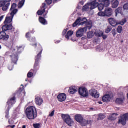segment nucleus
Segmentation results:
<instances>
[{"instance_id": "nucleus-1", "label": "nucleus", "mask_w": 128, "mask_h": 128, "mask_svg": "<svg viewBox=\"0 0 128 128\" xmlns=\"http://www.w3.org/2000/svg\"><path fill=\"white\" fill-rule=\"evenodd\" d=\"M97 6H98L99 10H102L104 5V3L98 4V3L96 2V0H92L90 2L88 3L82 7V10L83 12H86L90 10H94Z\"/></svg>"}, {"instance_id": "nucleus-2", "label": "nucleus", "mask_w": 128, "mask_h": 128, "mask_svg": "<svg viewBox=\"0 0 128 128\" xmlns=\"http://www.w3.org/2000/svg\"><path fill=\"white\" fill-rule=\"evenodd\" d=\"M26 116L28 120H34L38 116L36 109L34 106L28 107L26 110Z\"/></svg>"}, {"instance_id": "nucleus-3", "label": "nucleus", "mask_w": 128, "mask_h": 128, "mask_svg": "<svg viewBox=\"0 0 128 128\" xmlns=\"http://www.w3.org/2000/svg\"><path fill=\"white\" fill-rule=\"evenodd\" d=\"M16 46H12L10 48L9 54L8 52H6V54H9L14 64H16V62H18V53L16 52Z\"/></svg>"}, {"instance_id": "nucleus-4", "label": "nucleus", "mask_w": 128, "mask_h": 128, "mask_svg": "<svg viewBox=\"0 0 128 128\" xmlns=\"http://www.w3.org/2000/svg\"><path fill=\"white\" fill-rule=\"evenodd\" d=\"M16 103V97L14 96L9 99L7 102V104L6 106V108H7L6 112V118H8V110L12 106V104Z\"/></svg>"}, {"instance_id": "nucleus-5", "label": "nucleus", "mask_w": 128, "mask_h": 128, "mask_svg": "<svg viewBox=\"0 0 128 128\" xmlns=\"http://www.w3.org/2000/svg\"><path fill=\"white\" fill-rule=\"evenodd\" d=\"M45 2H46L47 4L46 3H44L40 8V10H38L37 12V14L38 16H42V14H44V12H46V9L48 8V6H50V4H51L52 2V0H46Z\"/></svg>"}, {"instance_id": "nucleus-6", "label": "nucleus", "mask_w": 128, "mask_h": 128, "mask_svg": "<svg viewBox=\"0 0 128 128\" xmlns=\"http://www.w3.org/2000/svg\"><path fill=\"white\" fill-rule=\"evenodd\" d=\"M62 118L69 126H72L74 124V120L70 118V116L68 114H62Z\"/></svg>"}, {"instance_id": "nucleus-7", "label": "nucleus", "mask_w": 128, "mask_h": 128, "mask_svg": "<svg viewBox=\"0 0 128 128\" xmlns=\"http://www.w3.org/2000/svg\"><path fill=\"white\" fill-rule=\"evenodd\" d=\"M10 0L8 1V0H0V8H2V10L6 12L8 10V6H10Z\"/></svg>"}, {"instance_id": "nucleus-8", "label": "nucleus", "mask_w": 128, "mask_h": 128, "mask_svg": "<svg viewBox=\"0 0 128 128\" xmlns=\"http://www.w3.org/2000/svg\"><path fill=\"white\" fill-rule=\"evenodd\" d=\"M86 18H78L76 22L73 24L72 26L73 28H75V26H76L78 24H80V26H82L83 24H86L87 22Z\"/></svg>"}, {"instance_id": "nucleus-9", "label": "nucleus", "mask_w": 128, "mask_h": 128, "mask_svg": "<svg viewBox=\"0 0 128 128\" xmlns=\"http://www.w3.org/2000/svg\"><path fill=\"white\" fill-rule=\"evenodd\" d=\"M128 120V114H125L121 116L118 118V124H122V126H124L126 124V120Z\"/></svg>"}, {"instance_id": "nucleus-10", "label": "nucleus", "mask_w": 128, "mask_h": 128, "mask_svg": "<svg viewBox=\"0 0 128 128\" xmlns=\"http://www.w3.org/2000/svg\"><path fill=\"white\" fill-rule=\"evenodd\" d=\"M78 94L81 96L86 98L88 96V91L86 88L84 87H81L78 88Z\"/></svg>"}, {"instance_id": "nucleus-11", "label": "nucleus", "mask_w": 128, "mask_h": 128, "mask_svg": "<svg viewBox=\"0 0 128 128\" xmlns=\"http://www.w3.org/2000/svg\"><path fill=\"white\" fill-rule=\"evenodd\" d=\"M14 14H12V13L8 14L6 17L5 20L4 21V24H10V22H12V18H14Z\"/></svg>"}, {"instance_id": "nucleus-12", "label": "nucleus", "mask_w": 128, "mask_h": 128, "mask_svg": "<svg viewBox=\"0 0 128 128\" xmlns=\"http://www.w3.org/2000/svg\"><path fill=\"white\" fill-rule=\"evenodd\" d=\"M30 32H28L26 34V38H28V40H29L30 42H31L30 44L34 46V48H36V46L37 44L36 42V38L35 37H32L30 38Z\"/></svg>"}, {"instance_id": "nucleus-13", "label": "nucleus", "mask_w": 128, "mask_h": 128, "mask_svg": "<svg viewBox=\"0 0 128 128\" xmlns=\"http://www.w3.org/2000/svg\"><path fill=\"white\" fill-rule=\"evenodd\" d=\"M42 46H40V52L36 56L35 58V64L34 65V68H36V66H38V62L40 60V56L42 54Z\"/></svg>"}, {"instance_id": "nucleus-14", "label": "nucleus", "mask_w": 128, "mask_h": 128, "mask_svg": "<svg viewBox=\"0 0 128 128\" xmlns=\"http://www.w3.org/2000/svg\"><path fill=\"white\" fill-rule=\"evenodd\" d=\"M86 32V27L80 28L76 32V36L77 38H82L84 36V34Z\"/></svg>"}, {"instance_id": "nucleus-15", "label": "nucleus", "mask_w": 128, "mask_h": 128, "mask_svg": "<svg viewBox=\"0 0 128 128\" xmlns=\"http://www.w3.org/2000/svg\"><path fill=\"white\" fill-rule=\"evenodd\" d=\"M112 94L111 92L106 94L102 96V100L104 102H108L112 100Z\"/></svg>"}, {"instance_id": "nucleus-16", "label": "nucleus", "mask_w": 128, "mask_h": 128, "mask_svg": "<svg viewBox=\"0 0 128 128\" xmlns=\"http://www.w3.org/2000/svg\"><path fill=\"white\" fill-rule=\"evenodd\" d=\"M62 36H65L67 40H70V38L74 34V32L72 30H68L66 33V30H64L62 33Z\"/></svg>"}, {"instance_id": "nucleus-17", "label": "nucleus", "mask_w": 128, "mask_h": 128, "mask_svg": "<svg viewBox=\"0 0 128 128\" xmlns=\"http://www.w3.org/2000/svg\"><path fill=\"white\" fill-rule=\"evenodd\" d=\"M90 94L93 96V98H98L100 96V94L98 92V90L95 89H92L90 90Z\"/></svg>"}, {"instance_id": "nucleus-18", "label": "nucleus", "mask_w": 128, "mask_h": 128, "mask_svg": "<svg viewBox=\"0 0 128 128\" xmlns=\"http://www.w3.org/2000/svg\"><path fill=\"white\" fill-rule=\"evenodd\" d=\"M10 36L6 34L4 32L1 31L0 32V40H8Z\"/></svg>"}, {"instance_id": "nucleus-19", "label": "nucleus", "mask_w": 128, "mask_h": 128, "mask_svg": "<svg viewBox=\"0 0 128 128\" xmlns=\"http://www.w3.org/2000/svg\"><path fill=\"white\" fill-rule=\"evenodd\" d=\"M57 98L58 102H62L66 100V95L64 93H61L58 96Z\"/></svg>"}, {"instance_id": "nucleus-20", "label": "nucleus", "mask_w": 128, "mask_h": 128, "mask_svg": "<svg viewBox=\"0 0 128 128\" xmlns=\"http://www.w3.org/2000/svg\"><path fill=\"white\" fill-rule=\"evenodd\" d=\"M16 8V4L13 3L10 8L11 14H16L18 12V9Z\"/></svg>"}, {"instance_id": "nucleus-21", "label": "nucleus", "mask_w": 128, "mask_h": 128, "mask_svg": "<svg viewBox=\"0 0 128 128\" xmlns=\"http://www.w3.org/2000/svg\"><path fill=\"white\" fill-rule=\"evenodd\" d=\"M12 28V24H5L2 26V32H6V30H10Z\"/></svg>"}, {"instance_id": "nucleus-22", "label": "nucleus", "mask_w": 128, "mask_h": 128, "mask_svg": "<svg viewBox=\"0 0 128 128\" xmlns=\"http://www.w3.org/2000/svg\"><path fill=\"white\" fill-rule=\"evenodd\" d=\"M104 12L106 16H110L112 14V8H106Z\"/></svg>"}, {"instance_id": "nucleus-23", "label": "nucleus", "mask_w": 128, "mask_h": 128, "mask_svg": "<svg viewBox=\"0 0 128 128\" xmlns=\"http://www.w3.org/2000/svg\"><path fill=\"white\" fill-rule=\"evenodd\" d=\"M124 96L122 95L121 97L118 98L116 100V104H120L124 102Z\"/></svg>"}, {"instance_id": "nucleus-24", "label": "nucleus", "mask_w": 128, "mask_h": 128, "mask_svg": "<svg viewBox=\"0 0 128 128\" xmlns=\"http://www.w3.org/2000/svg\"><path fill=\"white\" fill-rule=\"evenodd\" d=\"M35 102L37 106H42L44 101L42 100V98H40V97L37 96L36 98Z\"/></svg>"}, {"instance_id": "nucleus-25", "label": "nucleus", "mask_w": 128, "mask_h": 128, "mask_svg": "<svg viewBox=\"0 0 128 128\" xmlns=\"http://www.w3.org/2000/svg\"><path fill=\"white\" fill-rule=\"evenodd\" d=\"M108 22L112 26H118V22H116V20L114 18H110L108 19Z\"/></svg>"}, {"instance_id": "nucleus-26", "label": "nucleus", "mask_w": 128, "mask_h": 128, "mask_svg": "<svg viewBox=\"0 0 128 128\" xmlns=\"http://www.w3.org/2000/svg\"><path fill=\"white\" fill-rule=\"evenodd\" d=\"M74 118L78 122H80L84 118V117H82V116L80 114H77L75 116Z\"/></svg>"}, {"instance_id": "nucleus-27", "label": "nucleus", "mask_w": 128, "mask_h": 128, "mask_svg": "<svg viewBox=\"0 0 128 128\" xmlns=\"http://www.w3.org/2000/svg\"><path fill=\"white\" fill-rule=\"evenodd\" d=\"M76 92H78V90H76V88L74 86H71L69 88L68 92L71 94H76Z\"/></svg>"}, {"instance_id": "nucleus-28", "label": "nucleus", "mask_w": 128, "mask_h": 128, "mask_svg": "<svg viewBox=\"0 0 128 128\" xmlns=\"http://www.w3.org/2000/svg\"><path fill=\"white\" fill-rule=\"evenodd\" d=\"M100 2H102L106 8L110 6V0H98Z\"/></svg>"}, {"instance_id": "nucleus-29", "label": "nucleus", "mask_w": 128, "mask_h": 128, "mask_svg": "<svg viewBox=\"0 0 128 128\" xmlns=\"http://www.w3.org/2000/svg\"><path fill=\"white\" fill-rule=\"evenodd\" d=\"M112 6L113 8H118V0H112Z\"/></svg>"}, {"instance_id": "nucleus-30", "label": "nucleus", "mask_w": 128, "mask_h": 128, "mask_svg": "<svg viewBox=\"0 0 128 128\" xmlns=\"http://www.w3.org/2000/svg\"><path fill=\"white\" fill-rule=\"evenodd\" d=\"M117 116H118V114L114 113L112 114H110L108 116V118L110 120H116Z\"/></svg>"}, {"instance_id": "nucleus-31", "label": "nucleus", "mask_w": 128, "mask_h": 128, "mask_svg": "<svg viewBox=\"0 0 128 128\" xmlns=\"http://www.w3.org/2000/svg\"><path fill=\"white\" fill-rule=\"evenodd\" d=\"M39 22L42 24H44V26L46 24H48V22L44 18L42 17L39 18Z\"/></svg>"}, {"instance_id": "nucleus-32", "label": "nucleus", "mask_w": 128, "mask_h": 128, "mask_svg": "<svg viewBox=\"0 0 128 128\" xmlns=\"http://www.w3.org/2000/svg\"><path fill=\"white\" fill-rule=\"evenodd\" d=\"M80 124L82 126H86L88 124V120H86V119H84L83 118Z\"/></svg>"}, {"instance_id": "nucleus-33", "label": "nucleus", "mask_w": 128, "mask_h": 128, "mask_svg": "<svg viewBox=\"0 0 128 128\" xmlns=\"http://www.w3.org/2000/svg\"><path fill=\"white\" fill-rule=\"evenodd\" d=\"M122 7H119L117 9L115 10V12H116V16H118V14H122Z\"/></svg>"}, {"instance_id": "nucleus-34", "label": "nucleus", "mask_w": 128, "mask_h": 128, "mask_svg": "<svg viewBox=\"0 0 128 128\" xmlns=\"http://www.w3.org/2000/svg\"><path fill=\"white\" fill-rule=\"evenodd\" d=\"M94 36V32L92 31L87 32V38H92Z\"/></svg>"}, {"instance_id": "nucleus-35", "label": "nucleus", "mask_w": 128, "mask_h": 128, "mask_svg": "<svg viewBox=\"0 0 128 128\" xmlns=\"http://www.w3.org/2000/svg\"><path fill=\"white\" fill-rule=\"evenodd\" d=\"M94 34L96 35L97 36H102V35L104 34V32L98 30H96Z\"/></svg>"}, {"instance_id": "nucleus-36", "label": "nucleus", "mask_w": 128, "mask_h": 128, "mask_svg": "<svg viewBox=\"0 0 128 128\" xmlns=\"http://www.w3.org/2000/svg\"><path fill=\"white\" fill-rule=\"evenodd\" d=\"M86 26L88 30H90L92 28V21L86 22Z\"/></svg>"}, {"instance_id": "nucleus-37", "label": "nucleus", "mask_w": 128, "mask_h": 128, "mask_svg": "<svg viewBox=\"0 0 128 128\" xmlns=\"http://www.w3.org/2000/svg\"><path fill=\"white\" fill-rule=\"evenodd\" d=\"M34 76V70H31L27 74L28 78H32Z\"/></svg>"}, {"instance_id": "nucleus-38", "label": "nucleus", "mask_w": 128, "mask_h": 128, "mask_svg": "<svg viewBox=\"0 0 128 128\" xmlns=\"http://www.w3.org/2000/svg\"><path fill=\"white\" fill-rule=\"evenodd\" d=\"M24 4V0H22L20 1L18 4V8H22V6Z\"/></svg>"}, {"instance_id": "nucleus-39", "label": "nucleus", "mask_w": 128, "mask_h": 128, "mask_svg": "<svg viewBox=\"0 0 128 128\" xmlns=\"http://www.w3.org/2000/svg\"><path fill=\"white\" fill-rule=\"evenodd\" d=\"M18 52H20L24 50V47L22 46H16Z\"/></svg>"}, {"instance_id": "nucleus-40", "label": "nucleus", "mask_w": 128, "mask_h": 128, "mask_svg": "<svg viewBox=\"0 0 128 128\" xmlns=\"http://www.w3.org/2000/svg\"><path fill=\"white\" fill-rule=\"evenodd\" d=\"M117 32L118 34H122V27L120 26H118Z\"/></svg>"}, {"instance_id": "nucleus-41", "label": "nucleus", "mask_w": 128, "mask_h": 128, "mask_svg": "<svg viewBox=\"0 0 128 128\" xmlns=\"http://www.w3.org/2000/svg\"><path fill=\"white\" fill-rule=\"evenodd\" d=\"M98 16H106V12L104 11V12H98Z\"/></svg>"}, {"instance_id": "nucleus-42", "label": "nucleus", "mask_w": 128, "mask_h": 128, "mask_svg": "<svg viewBox=\"0 0 128 128\" xmlns=\"http://www.w3.org/2000/svg\"><path fill=\"white\" fill-rule=\"evenodd\" d=\"M104 118L105 116L104 114H98V120H104Z\"/></svg>"}, {"instance_id": "nucleus-43", "label": "nucleus", "mask_w": 128, "mask_h": 128, "mask_svg": "<svg viewBox=\"0 0 128 128\" xmlns=\"http://www.w3.org/2000/svg\"><path fill=\"white\" fill-rule=\"evenodd\" d=\"M126 22V18H124L119 22V24H121V26H124V24Z\"/></svg>"}, {"instance_id": "nucleus-44", "label": "nucleus", "mask_w": 128, "mask_h": 128, "mask_svg": "<svg viewBox=\"0 0 128 128\" xmlns=\"http://www.w3.org/2000/svg\"><path fill=\"white\" fill-rule=\"evenodd\" d=\"M54 112H55L54 110L50 112L48 114V116H50L51 118L52 116H54Z\"/></svg>"}, {"instance_id": "nucleus-45", "label": "nucleus", "mask_w": 128, "mask_h": 128, "mask_svg": "<svg viewBox=\"0 0 128 128\" xmlns=\"http://www.w3.org/2000/svg\"><path fill=\"white\" fill-rule=\"evenodd\" d=\"M110 30H112V28L108 26L105 32L106 34H108Z\"/></svg>"}, {"instance_id": "nucleus-46", "label": "nucleus", "mask_w": 128, "mask_h": 128, "mask_svg": "<svg viewBox=\"0 0 128 128\" xmlns=\"http://www.w3.org/2000/svg\"><path fill=\"white\" fill-rule=\"evenodd\" d=\"M33 126L34 128H40V124H33Z\"/></svg>"}, {"instance_id": "nucleus-47", "label": "nucleus", "mask_w": 128, "mask_h": 128, "mask_svg": "<svg viewBox=\"0 0 128 128\" xmlns=\"http://www.w3.org/2000/svg\"><path fill=\"white\" fill-rule=\"evenodd\" d=\"M124 10H128V3L126 4L123 6Z\"/></svg>"}, {"instance_id": "nucleus-48", "label": "nucleus", "mask_w": 128, "mask_h": 128, "mask_svg": "<svg viewBox=\"0 0 128 128\" xmlns=\"http://www.w3.org/2000/svg\"><path fill=\"white\" fill-rule=\"evenodd\" d=\"M112 34H113V36H114L116 34V29H113L112 30Z\"/></svg>"}, {"instance_id": "nucleus-49", "label": "nucleus", "mask_w": 128, "mask_h": 128, "mask_svg": "<svg viewBox=\"0 0 128 128\" xmlns=\"http://www.w3.org/2000/svg\"><path fill=\"white\" fill-rule=\"evenodd\" d=\"M102 38H104V40H106V38H108V35H102Z\"/></svg>"}, {"instance_id": "nucleus-50", "label": "nucleus", "mask_w": 128, "mask_h": 128, "mask_svg": "<svg viewBox=\"0 0 128 128\" xmlns=\"http://www.w3.org/2000/svg\"><path fill=\"white\" fill-rule=\"evenodd\" d=\"M8 70H12V66H9L8 67Z\"/></svg>"}, {"instance_id": "nucleus-51", "label": "nucleus", "mask_w": 128, "mask_h": 128, "mask_svg": "<svg viewBox=\"0 0 128 128\" xmlns=\"http://www.w3.org/2000/svg\"><path fill=\"white\" fill-rule=\"evenodd\" d=\"M2 20H4V16H0V22H2Z\"/></svg>"}, {"instance_id": "nucleus-52", "label": "nucleus", "mask_w": 128, "mask_h": 128, "mask_svg": "<svg viewBox=\"0 0 128 128\" xmlns=\"http://www.w3.org/2000/svg\"><path fill=\"white\" fill-rule=\"evenodd\" d=\"M10 126V128H14V126H16L15 125H12V126Z\"/></svg>"}, {"instance_id": "nucleus-53", "label": "nucleus", "mask_w": 128, "mask_h": 128, "mask_svg": "<svg viewBox=\"0 0 128 128\" xmlns=\"http://www.w3.org/2000/svg\"><path fill=\"white\" fill-rule=\"evenodd\" d=\"M86 36H84V37H82V40H86Z\"/></svg>"}, {"instance_id": "nucleus-54", "label": "nucleus", "mask_w": 128, "mask_h": 128, "mask_svg": "<svg viewBox=\"0 0 128 128\" xmlns=\"http://www.w3.org/2000/svg\"><path fill=\"white\" fill-rule=\"evenodd\" d=\"M98 103H99L100 104H102V102H98Z\"/></svg>"}, {"instance_id": "nucleus-55", "label": "nucleus", "mask_w": 128, "mask_h": 128, "mask_svg": "<svg viewBox=\"0 0 128 128\" xmlns=\"http://www.w3.org/2000/svg\"><path fill=\"white\" fill-rule=\"evenodd\" d=\"M54 2H58L59 0H53Z\"/></svg>"}, {"instance_id": "nucleus-56", "label": "nucleus", "mask_w": 128, "mask_h": 128, "mask_svg": "<svg viewBox=\"0 0 128 128\" xmlns=\"http://www.w3.org/2000/svg\"><path fill=\"white\" fill-rule=\"evenodd\" d=\"M71 40H72V42H76V39H74V40L71 39Z\"/></svg>"}, {"instance_id": "nucleus-57", "label": "nucleus", "mask_w": 128, "mask_h": 128, "mask_svg": "<svg viewBox=\"0 0 128 128\" xmlns=\"http://www.w3.org/2000/svg\"><path fill=\"white\" fill-rule=\"evenodd\" d=\"M22 128H26V126H23Z\"/></svg>"}, {"instance_id": "nucleus-58", "label": "nucleus", "mask_w": 128, "mask_h": 128, "mask_svg": "<svg viewBox=\"0 0 128 128\" xmlns=\"http://www.w3.org/2000/svg\"><path fill=\"white\" fill-rule=\"evenodd\" d=\"M60 42V40H58L57 41V44H58V42Z\"/></svg>"}, {"instance_id": "nucleus-59", "label": "nucleus", "mask_w": 128, "mask_h": 128, "mask_svg": "<svg viewBox=\"0 0 128 128\" xmlns=\"http://www.w3.org/2000/svg\"><path fill=\"white\" fill-rule=\"evenodd\" d=\"M2 48V46L0 45V50Z\"/></svg>"}, {"instance_id": "nucleus-60", "label": "nucleus", "mask_w": 128, "mask_h": 128, "mask_svg": "<svg viewBox=\"0 0 128 128\" xmlns=\"http://www.w3.org/2000/svg\"><path fill=\"white\" fill-rule=\"evenodd\" d=\"M84 48H86V45H84Z\"/></svg>"}, {"instance_id": "nucleus-61", "label": "nucleus", "mask_w": 128, "mask_h": 128, "mask_svg": "<svg viewBox=\"0 0 128 128\" xmlns=\"http://www.w3.org/2000/svg\"><path fill=\"white\" fill-rule=\"evenodd\" d=\"M90 110H93V108H90Z\"/></svg>"}, {"instance_id": "nucleus-62", "label": "nucleus", "mask_w": 128, "mask_h": 128, "mask_svg": "<svg viewBox=\"0 0 128 128\" xmlns=\"http://www.w3.org/2000/svg\"><path fill=\"white\" fill-rule=\"evenodd\" d=\"M48 14V12H46V14Z\"/></svg>"}, {"instance_id": "nucleus-63", "label": "nucleus", "mask_w": 128, "mask_h": 128, "mask_svg": "<svg viewBox=\"0 0 128 128\" xmlns=\"http://www.w3.org/2000/svg\"><path fill=\"white\" fill-rule=\"evenodd\" d=\"M97 50L98 51V49H97Z\"/></svg>"}, {"instance_id": "nucleus-64", "label": "nucleus", "mask_w": 128, "mask_h": 128, "mask_svg": "<svg viewBox=\"0 0 128 128\" xmlns=\"http://www.w3.org/2000/svg\"><path fill=\"white\" fill-rule=\"evenodd\" d=\"M26 82H27V81H28V80H26Z\"/></svg>"}]
</instances>
